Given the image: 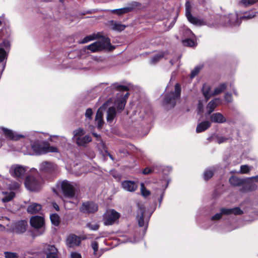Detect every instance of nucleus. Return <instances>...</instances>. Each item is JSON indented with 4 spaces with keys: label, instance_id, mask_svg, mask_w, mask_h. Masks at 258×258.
<instances>
[{
    "label": "nucleus",
    "instance_id": "obj_23",
    "mask_svg": "<svg viewBox=\"0 0 258 258\" xmlns=\"http://www.w3.org/2000/svg\"><path fill=\"white\" fill-rule=\"evenodd\" d=\"M211 126L210 121L208 120H205L199 123L196 127V132L200 133L205 131L210 128Z\"/></svg>",
    "mask_w": 258,
    "mask_h": 258
},
{
    "label": "nucleus",
    "instance_id": "obj_45",
    "mask_svg": "<svg viewBox=\"0 0 258 258\" xmlns=\"http://www.w3.org/2000/svg\"><path fill=\"white\" fill-rule=\"evenodd\" d=\"M114 88L116 90L120 91H127L129 90L128 87L122 85H115Z\"/></svg>",
    "mask_w": 258,
    "mask_h": 258
},
{
    "label": "nucleus",
    "instance_id": "obj_21",
    "mask_svg": "<svg viewBox=\"0 0 258 258\" xmlns=\"http://www.w3.org/2000/svg\"><path fill=\"white\" fill-rule=\"evenodd\" d=\"M122 187L129 191H134L137 188V185L135 182L131 180H125L122 182Z\"/></svg>",
    "mask_w": 258,
    "mask_h": 258
},
{
    "label": "nucleus",
    "instance_id": "obj_44",
    "mask_svg": "<svg viewBox=\"0 0 258 258\" xmlns=\"http://www.w3.org/2000/svg\"><path fill=\"white\" fill-rule=\"evenodd\" d=\"M4 254L6 258H18L19 256L17 253L10 251L4 252Z\"/></svg>",
    "mask_w": 258,
    "mask_h": 258
},
{
    "label": "nucleus",
    "instance_id": "obj_24",
    "mask_svg": "<svg viewBox=\"0 0 258 258\" xmlns=\"http://www.w3.org/2000/svg\"><path fill=\"white\" fill-rule=\"evenodd\" d=\"M110 26L112 27V29L114 31L121 32L125 29L126 26L123 24H121L118 22L114 20H110L109 21Z\"/></svg>",
    "mask_w": 258,
    "mask_h": 258
},
{
    "label": "nucleus",
    "instance_id": "obj_48",
    "mask_svg": "<svg viewBox=\"0 0 258 258\" xmlns=\"http://www.w3.org/2000/svg\"><path fill=\"white\" fill-rule=\"evenodd\" d=\"M250 170L248 165H243L240 166V173H247Z\"/></svg>",
    "mask_w": 258,
    "mask_h": 258
},
{
    "label": "nucleus",
    "instance_id": "obj_18",
    "mask_svg": "<svg viewBox=\"0 0 258 258\" xmlns=\"http://www.w3.org/2000/svg\"><path fill=\"white\" fill-rule=\"evenodd\" d=\"M210 115V121L211 123H223L226 121V118L220 113L216 112L211 113Z\"/></svg>",
    "mask_w": 258,
    "mask_h": 258
},
{
    "label": "nucleus",
    "instance_id": "obj_40",
    "mask_svg": "<svg viewBox=\"0 0 258 258\" xmlns=\"http://www.w3.org/2000/svg\"><path fill=\"white\" fill-rule=\"evenodd\" d=\"M256 12L253 11H249L244 13V15L241 17L242 19H249L253 18L255 16Z\"/></svg>",
    "mask_w": 258,
    "mask_h": 258
},
{
    "label": "nucleus",
    "instance_id": "obj_61",
    "mask_svg": "<svg viewBox=\"0 0 258 258\" xmlns=\"http://www.w3.org/2000/svg\"><path fill=\"white\" fill-rule=\"evenodd\" d=\"M13 187H12L14 189H17L19 187L20 184L17 182H15L13 184Z\"/></svg>",
    "mask_w": 258,
    "mask_h": 258
},
{
    "label": "nucleus",
    "instance_id": "obj_13",
    "mask_svg": "<svg viewBox=\"0 0 258 258\" xmlns=\"http://www.w3.org/2000/svg\"><path fill=\"white\" fill-rule=\"evenodd\" d=\"M28 224L25 220H21L15 222L12 227V230L17 234H21L25 233L27 228Z\"/></svg>",
    "mask_w": 258,
    "mask_h": 258
},
{
    "label": "nucleus",
    "instance_id": "obj_51",
    "mask_svg": "<svg viewBox=\"0 0 258 258\" xmlns=\"http://www.w3.org/2000/svg\"><path fill=\"white\" fill-rule=\"evenodd\" d=\"M93 115V111L91 108H88L85 112V116L87 118H88L89 119L92 118V116Z\"/></svg>",
    "mask_w": 258,
    "mask_h": 258
},
{
    "label": "nucleus",
    "instance_id": "obj_55",
    "mask_svg": "<svg viewBox=\"0 0 258 258\" xmlns=\"http://www.w3.org/2000/svg\"><path fill=\"white\" fill-rule=\"evenodd\" d=\"M71 258H82V255L80 253L73 252L71 254Z\"/></svg>",
    "mask_w": 258,
    "mask_h": 258
},
{
    "label": "nucleus",
    "instance_id": "obj_20",
    "mask_svg": "<svg viewBox=\"0 0 258 258\" xmlns=\"http://www.w3.org/2000/svg\"><path fill=\"white\" fill-rule=\"evenodd\" d=\"M92 140V139L90 136L85 135L83 137H78L75 141L78 146L86 147L87 145L91 142Z\"/></svg>",
    "mask_w": 258,
    "mask_h": 258
},
{
    "label": "nucleus",
    "instance_id": "obj_8",
    "mask_svg": "<svg viewBox=\"0 0 258 258\" xmlns=\"http://www.w3.org/2000/svg\"><path fill=\"white\" fill-rule=\"evenodd\" d=\"M98 209V205L93 201H86L83 202L80 207V211L85 214H94Z\"/></svg>",
    "mask_w": 258,
    "mask_h": 258
},
{
    "label": "nucleus",
    "instance_id": "obj_31",
    "mask_svg": "<svg viewBox=\"0 0 258 258\" xmlns=\"http://www.w3.org/2000/svg\"><path fill=\"white\" fill-rule=\"evenodd\" d=\"M126 101L124 99H119L116 102V109L118 112H121L125 107Z\"/></svg>",
    "mask_w": 258,
    "mask_h": 258
},
{
    "label": "nucleus",
    "instance_id": "obj_15",
    "mask_svg": "<svg viewBox=\"0 0 258 258\" xmlns=\"http://www.w3.org/2000/svg\"><path fill=\"white\" fill-rule=\"evenodd\" d=\"M2 131L4 136L8 140L13 141H18L22 138H24L25 136L23 135L19 134L13 131L6 128L5 127L2 128Z\"/></svg>",
    "mask_w": 258,
    "mask_h": 258
},
{
    "label": "nucleus",
    "instance_id": "obj_39",
    "mask_svg": "<svg viewBox=\"0 0 258 258\" xmlns=\"http://www.w3.org/2000/svg\"><path fill=\"white\" fill-rule=\"evenodd\" d=\"M141 190L142 195L144 197H147L151 194L150 191L146 189L143 183L141 184Z\"/></svg>",
    "mask_w": 258,
    "mask_h": 258
},
{
    "label": "nucleus",
    "instance_id": "obj_28",
    "mask_svg": "<svg viewBox=\"0 0 258 258\" xmlns=\"http://www.w3.org/2000/svg\"><path fill=\"white\" fill-rule=\"evenodd\" d=\"M50 219L51 223L55 226H58L60 223V218L58 214H52L50 215Z\"/></svg>",
    "mask_w": 258,
    "mask_h": 258
},
{
    "label": "nucleus",
    "instance_id": "obj_43",
    "mask_svg": "<svg viewBox=\"0 0 258 258\" xmlns=\"http://www.w3.org/2000/svg\"><path fill=\"white\" fill-rule=\"evenodd\" d=\"M86 226L89 228L90 230L96 231L97 230L99 227V224L97 223L93 224L91 222L88 223Z\"/></svg>",
    "mask_w": 258,
    "mask_h": 258
},
{
    "label": "nucleus",
    "instance_id": "obj_17",
    "mask_svg": "<svg viewBox=\"0 0 258 258\" xmlns=\"http://www.w3.org/2000/svg\"><path fill=\"white\" fill-rule=\"evenodd\" d=\"M87 48L92 52H97L105 49L106 48V45L104 43H103V41H97L88 45Z\"/></svg>",
    "mask_w": 258,
    "mask_h": 258
},
{
    "label": "nucleus",
    "instance_id": "obj_53",
    "mask_svg": "<svg viewBox=\"0 0 258 258\" xmlns=\"http://www.w3.org/2000/svg\"><path fill=\"white\" fill-rule=\"evenodd\" d=\"M92 248L94 250V254H95L96 252L98 251V243L96 241H93L92 243Z\"/></svg>",
    "mask_w": 258,
    "mask_h": 258
},
{
    "label": "nucleus",
    "instance_id": "obj_46",
    "mask_svg": "<svg viewBox=\"0 0 258 258\" xmlns=\"http://www.w3.org/2000/svg\"><path fill=\"white\" fill-rule=\"evenodd\" d=\"M7 53L3 48H0V62H3L6 58Z\"/></svg>",
    "mask_w": 258,
    "mask_h": 258
},
{
    "label": "nucleus",
    "instance_id": "obj_52",
    "mask_svg": "<svg viewBox=\"0 0 258 258\" xmlns=\"http://www.w3.org/2000/svg\"><path fill=\"white\" fill-rule=\"evenodd\" d=\"M217 143L220 144L226 142L228 140V138L222 136H219L217 137Z\"/></svg>",
    "mask_w": 258,
    "mask_h": 258
},
{
    "label": "nucleus",
    "instance_id": "obj_1",
    "mask_svg": "<svg viewBox=\"0 0 258 258\" xmlns=\"http://www.w3.org/2000/svg\"><path fill=\"white\" fill-rule=\"evenodd\" d=\"M44 181L38 173L27 176L25 179L27 189L31 191H38L42 187Z\"/></svg>",
    "mask_w": 258,
    "mask_h": 258
},
{
    "label": "nucleus",
    "instance_id": "obj_33",
    "mask_svg": "<svg viewBox=\"0 0 258 258\" xmlns=\"http://www.w3.org/2000/svg\"><path fill=\"white\" fill-rule=\"evenodd\" d=\"M165 55V52L163 51L160 52L159 53L154 55L151 58V63L156 64Z\"/></svg>",
    "mask_w": 258,
    "mask_h": 258
},
{
    "label": "nucleus",
    "instance_id": "obj_38",
    "mask_svg": "<svg viewBox=\"0 0 258 258\" xmlns=\"http://www.w3.org/2000/svg\"><path fill=\"white\" fill-rule=\"evenodd\" d=\"M183 45L185 46L192 47L195 45V41L190 38H187L182 41Z\"/></svg>",
    "mask_w": 258,
    "mask_h": 258
},
{
    "label": "nucleus",
    "instance_id": "obj_60",
    "mask_svg": "<svg viewBox=\"0 0 258 258\" xmlns=\"http://www.w3.org/2000/svg\"><path fill=\"white\" fill-rule=\"evenodd\" d=\"M52 206L53 208L57 211H59V207L58 205L55 202L52 203Z\"/></svg>",
    "mask_w": 258,
    "mask_h": 258
},
{
    "label": "nucleus",
    "instance_id": "obj_2",
    "mask_svg": "<svg viewBox=\"0 0 258 258\" xmlns=\"http://www.w3.org/2000/svg\"><path fill=\"white\" fill-rule=\"evenodd\" d=\"M181 88L179 83H176L174 86V91L166 93L163 99V104L170 108H174L177 100L179 99L181 96Z\"/></svg>",
    "mask_w": 258,
    "mask_h": 258
},
{
    "label": "nucleus",
    "instance_id": "obj_32",
    "mask_svg": "<svg viewBox=\"0 0 258 258\" xmlns=\"http://www.w3.org/2000/svg\"><path fill=\"white\" fill-rule=\"evenodd\" d=\"M132 8L130 7H125L121 9H115L112 11V13L121 15L125 13H127L132 11Z\"/></svg>",
    "mask_w": 258,
    "mask_h": 258
},
{
    "label": "nucleus",
    "instance_id": "obj_27",
    "mask_svg": "<svg viewBox=\"0 0 258 258\" xmlns=\"http://www.w3.org/2000/svg\"><path fill=\"white\" fill-rule=\"evenodd\" d=\"M116 115V111L115 107H109L107 111V121L109 123H112L114 118Z\"/></svg>",
    "mask_w": 258,
    "mask_h": 258
},
{
    "label": "nucleus",
    "instance_id": "obj_34",
    "mask_svg": "<svg viewBox=\"0 0 258 258\" xmlns=\"http://www.w3.org/2000/svg\"><path fill=\"white\" fill-rule=\"evenodd\" d=\"M103 43L106 45V48L109 51H112L115 49V46L112 45L110 43V39L108 37H103Z\"/></svg>",
    "mask_w": 258,
    "mask_h": 258
},
{
    "label": "nucleus",
    "instance_id": "obj_62",
    "mask_svg": "<svg viewBox=\"0 0 258 258\" xmlns=\"http://www.w3.org/2000/svg\"><path fill=\"white\" fill-rule=\"evenodd\" d=\"M130 95L129 93L126 92L125 94L124 95V96L120 99H124V100L126 101L127 99L128 98V96Z\"/></svg>",
    "mask_w": 258,
    "mask_h": 258
},
{
    "label": "nucleus",
    "instance_id": "obj_11",
    "mask_svg": "<svg viewBox=\"0 0 258 258\" xmlns=\"http://www.w3.org/2000/svg\"><path fill=\"white\" fill-rule=\"evenodd\" d=\"M46 258H61L57 248L54 245L46 244L42 250Z\"/></svg>",
    "mask_w": 258,
    "mask_h": 258
},
{
    "label": "nucleus",
    "instance_id": "obj_19",
    "mask_svg": "<svg viewBox=\"0 0 258 258\" xmlns=\"http://www.w3.org/2000/svg\"><path fill=\"white\" fill-rule=\"evenodd\" d=\"M10 36L9 32L7 31L6 28H3L0 32V36L4 38V40L1 43V46L5 47L6 49L9 48L10 47V41L6 39L5 38L8 37Z\"/></svg>",
    "mask_w": 258,
    "mask_h": 258
},
{
    "label": "nucleus",
    "instance_id": "obj_58",
    "mask_svg": "<svg viewBox=\"0 0 258 258\" xmlns=\"http://www.w3.org/2000/svg\"><path fill=\"white\" fill-rule=\"evenodd\" d=\"M96 120H98L100 118H103V113L101 112H99V110L97 111L96 115Z\"/></svg>",
    "mask_w": 258,
    "mask_h": 258
},
{
    "label": "nucleus",
    "instance_id": "obj_30",
    "mask_svg": "<svg viewBox=\"0 0 258 258\" xmlns=\"http://www.w3.org/2000/svg\"><path fill=\"white\" fill-rule=\"evenodd\" d=\"M227 85V84L226 83H224L220 84L218 87L215 89L214 92L213 93V95L215 96L220 94L226 89Z\"/></svg>",
    "mask_w": 258,
    "mask_h": 258
},
{
    "label": "nucleus",
    "instance_id": "obj_10",
    "mask_svg": "<svg viewBox=\"0 0 258 258\" xmlns=\"http://www.w3.org/2000/svg\"><path fill=\"white\" fill-rule=\"evenodd\" d=\"M191 6L189 2H186L185 3V14L188 21L191 24L201 26L205 25V22L203 21L194 17L191 13Z\"/></svg>",
    "mask_w": 258,
    "mask_h": 258
},
{
    "label": "nucleus",
    "instance_id": "obj_4",
    "mask_svg": "<svg viewBox=\"0 0 258 258\" xmlns=\"http://www.w3.org/2000/svg\"><path fill=\"white\" fill-rule=\"evenodd\" d=\"M31 226L35 229L33 232L34 236H37L42 234L44 232V229L42 228L44 225V219L40 216H35L32 217L30 220Z\"/></svg>",
    "mask_w": 258,
    "mask_h": 258
},
{
    "label": "nucleus",
    "instance_id": "obj_25",
    "mask_svg": "<svg viewBox=\"0 0 258 258\" xmlns=\"http://www.w3.org/2000/svg\"><path fill=\"white\" fill-rule=\"evenodd\" d=\"M41 209L42 206L40 204L33 203L28 206L27 211L28 213L33 214L38 213Z\"/></svg>",
    "mask_w": 258,
    "mask_h": 258
},
{
    "label": "nucleus",
    "instance_id": "obj_57",
    "mask_svg": "<svg viewBox=\"0 0 258 258\" xmlns=\"http://www.w3.org/2000/svg\"><path fill=\"white\" fill-rule=\"evenodd\" d=\"M198 113L201 114L204 111V107L202 103H199L197 108Z\"/></svg>",
    "mask_w": 258,
    "mask_h": 258
},
{
    "label": "nucleus",
    "instance_id": "obj_35",
    "mask_svg": "<svg viewBox=\"0 0 258 258\" xmlns=\"http://www.w3.org/2000/svg\"><path fill=\"white\" fill-rule=\"evenodd\" d=\"M98 37H99V35L98 34H93L91 35L87 36L85 37L82 39V40L81 41L80 43L84 44V43H87V42H89L90 41L95 40V39H96V38H97Z\"/></svg>",
    "mask_w": 258,
    "mask_h": 258
},
{
    "label": "nucleus",
    "instance_id": "obj_50",
    "mask_svg": "<svg viewBox=\"0 0 258 258\" xmlns=\"http://www.w3.org/2000/svg\"><path fill=\"white\" fill-rule=\"evenodd\" d=\"M138 225L140 227H143L144 225V213L142 212L141 216L138 219Z\"/></svg>",
    "mask_w": 258,
    "mask_h": 258
},
{
    "label": "nucleus",
    "instance_id": "obj_22",
    "mask_svg": "<svg viewBox=\"0 0 258 258\" xmlns=\"http://www.w3.org/2000/svg\"><path fill=\"white\" fill-rule=\"evenodd\" d=\"M229 182L230 184L233 186H243L244 184V178H240L236 176H231L229 179Z\"/></svg>",
    "mask_w": 258,
    "mask_h": 258
},
{
    "label": "nucleus",
    "instance_id": "obj_12",
    "mask_svg": "<svg viewBox=\"0 0 258 258\" xmlns=\"http://www.w3.org/2000/svg\"><path fill=\"white\" fill-rule=\"evenodd\" d=\"M120 217V214L115 210L112 209L110 212L103 215L104 224L105 225H113Z\"/></svg>",
    "mask_w": 258,
    "mask_h": 258
},
{
    "label": "nucleus",
    "instance_id": "obj_3",
    "mask_svg": "<svg viewBox=\"0 0 258 258\" xmlns=\"http://www.w3.org/2000/svg\"><path fill=\"white\" fill-rule=\"evenodd\" d=\"M33 151L37 155L44 154L49 152L55 153L58 152L56 147L50 146L47 142L35 141L31 145Z\"/></svg>",
    "mask_w": 258,
    "mask_h": 258
},
{
    "label": "nucleus",
    "instance_id": "obj_59",
    "mask_svg": "<svg viewBox=\"0 0 258 258\" xmlns=\"http://www.w3.org/2000/svg\"><path fill=\"white\" fill-rule=\"evenodd\" d=\"M225 99L228 102H231L232 99L231 94L229 93H226L225 96Z\"/></svg>",
    "mask_w": 258,
    "mask_h": 258
},
{
    "label": "nucleus",
    "instance_id": "obj_36",
    "mask_svg": "<svg viewBox=\"0 0 258 258\" xmlns=\"http://www.w3.org/2000/svg\"><path fill=\"white\" fill-rule=\"evenodd\" d=\"M85 134V131L82 128H79L73 131L74 138L76 140L78 137H83Z\"/></svg>",
    "mask_w": 258,
    "mask_h": 258
},
{
    "label": "nucleus",
    "instance_id": "obj_29",
    "mask_svg": "<svg viewBox=\"0 0 258 258\" xmlns=\"http://www.w3.org/2000/svg\"><path fill=\"white\" fill-rule=\"evenodd\" d=\"M210 90L211 88L209 85L204 84L203 86L202 89V93L207 101L211 97V95L210 94Z\"/></svg>",
    "mask_w": 258,
    "mask_h": 258
},
{
    "label": "nucleus",
    "instance_id": "obj_5",
    "mask_svg": "<svg viewBox=\"0 0 258 258\" xmlns=\"http://www.w3.org/2000/svg\"><path fill=\"white\" fill-rule=\"evenodd\" d=\"M243 213V212L239 207H235L231 209L222 208L220 210V213H216L213 215L211 218V220L213 221L220 220L223 215H229L231 214L240 215Z\"/></svg>",
    "mask_w": 258,
    "mask_h": 258
},
{
    "label": "nucleus",
    "instance_id": "obj_47",
    "mask_svg": "<svg viewBox=\"0 0 258 258\" xmlns=\"http://www.w3.org/2000/svg\"><path fill=\"white\" fill-rule=\"evenodd\" d=\"M257 2V0H242L241 1V3L243 4L245 7L253 5Z\"/></svg>",
    "mask_w": 258,
    "mask_h": 258
},
{
    "label": "nucleus",
    "instance_id": "obj_64",
    "mask_svg": "<svg viewBox=\"0 0 258 258\" xmlns=\"http://www.w3.org/2000/svg\"><path fill=\"white\" fill-rule=\"evenodd\" d=\"M163 195H164V192L161 194V195L160 196V199H159V201H160V202L162 200Z\"/></svg>",
    "mask_w": 258,
    "mask_h": 258
},
{
    "label": "nucleus",
    "instance_id": "obj_63",
    "mask_svg": "<svg viewBox=\"0 0 258 258\" xmlns=\"http://www.w3.org/2000/svg\"><path fill=\"white\" fill-rule=\"evenodd\" d=\"M92 135L94 137H96V138H98L99 136L97 134H96L95 133H93Z\"/></svg>",
    "mask_w": 258,
    "mask_h": 258
},
{
    "label": "nucleus",
    "instance_id": "obj_49",
    "mask_svg": "<svg viewBox=\"0 0 258 258\" xmlns=\"http://www.w3.org/2000/svg\"><path fill=\"white\" fill-rule=\"evenodd\" d=\"M238 18L237 15H234L230 17L229 21L231 25L235 26L237 24Z\"/></svg>",
    "mask_w": 258,
    "mask_h": 258
},
{
    "label": "nucleus",
    "instance_id": "obj_7",
    "mask_svg": "<svg viewBox=\"0 0 258 258\" xmlns=\"http://www.w3.org/2000/svg\"><path fill=\"white\" fill-rule=\"evenodd\" d=\"M60 187L64 196L69 198H74L76 194L77 190L70 182L67 180L61 181Z\"/></svg>",
    "mask_w": 258,
    "mask_h": 258
},
{
    "label": "nucleus",
    "instance_id": "obj_37",
    "mask_svg": "<svg viewBox=\"0 0 258 258\" xmlns=\"http://www.w3.org/2000/svg\"><path fill=\"white\" fill-rule=\"evenodd\" d=\"M214 171L212 170L207 169L205 170L204 173V179L206 181L209 180L214 176Z\"/></svg>",
    "mask_w": 258,
    "mask_h": 258
},
{
    "label": "nucleus",
    "instance_id": "obj_54",
    "mask_svg": "<svg viewBox=\"0 0 258 258\" xmlns=\"http://www.w3.org/2000/svg\"><path fill=\"white\" fill-rule=\"evenodd\" d=\"M153 171V170L150 168L146 167L142 171L143 174L144 175H147L150 173H152Z\"/></svg>",
    "mask_w": 258,
    "mask_h": 258
},
{
    "label": "nucleus",
    "instance_id": "obj_16",
    "mask_svg": "<svg viewBox=\"0 0 258 258\" xmlns=\"http://www.w3.org/2000/svg\"><path fill=\"white\" fill-rule=\"evenodd\" d=\"M26 171V169L22 166L16 165L13 166L10 169V173L12 176L17 178H22Z\"/></svg>",
    "mask_w": 258,
    "mask_h": 258
},
{
    "label": "nucleus",
    "instance_id": "obj_14",
    "mask_svg": "<svg viewBox=\"0 0 258 258\" xmlns=\"http://www.w3.org/2000/svg\"><path fill=\"white\" fill-rule=\"evenodd\" d=\"M81 243V240L79 236L75 234H70L67 237L66 240V244L68 247L74 248L78 246Z\"/></svg>",
    "mask_w": 258,
    "mask_h": 258
},
{
    "label": "nucleus",
    "instance_id": "obj_42",
    "mask_svg": "<svg viewBox=\"0 0 258 258\" xmlns=\"http://www.w3.org/2000/svg\"><path fill=\"white\" fill-rule=\"evenodd\" d=\"M201 69V68L199 66L195 67V69L191 72L190 78L191 79L195 78L197 75L199 74Z\"/></svg>",
    "mask_w": 258,
    "mask_h": 258
},
{
    "label": "nucleus",
    "instance_id": "obj_6",
    "mask_svg": "<svg viewBox=\"0 0 258 258\" xmlns=\"http://www.w3.org/2000/svg\"><path fill=\"white\" fill-rule=\"evenodd\" d=\"M255 180L258 183V175L244 178V184L240 189L242 192H252L257 188V185L252 181Z\"/></svg>",
    "mask_w": 258,
    "mask_h": 258
},
{
    "label": "nucleus",
    "instance_id": "obj_9",
    "mask_svg": "<svg viewBox=\"0 0 258 258\" xmlns=\"http://www.w3.org/2000/svg\"><path fill=\"white\" fill-rule=\"evenodd\" d=\"M40 170L42 174H50L54 177L56 173L57 166L51 162L44 161L41 164Z\"/></svg>",
    "mask_w": 258,
    "mask_h": 258
},
{
    "label": "nucleus",
    "instance_id": "obj_56",
    "mask_svg": "<svg viewBox=\"0 0 258 258\" xmlns=\"http://www.w3.org/2000/svg\"><path fill=\"white\" fill-rule=\"evenodd\" d=\"M96 120L97 121L98 128H102V127L103 125V123H104V121L103 120V118H100V119H98V120Z\"/></svg>",
    "mask_w": 258,
    "mask_h": 258
},
{
    "label": "nucleus",
    "instance_id": "obj_41",
    "mask_svg": "<svg viewBox=\"0 0 258 258\" xmlns=\"http://www.w3.org/2000/svg\"><path fill=\"white\" fill-rule=\"evenodd\" d=\"M15 194L13 191H11L8 195H6L3 199V201L5 203L11 201L15 197Z\"/></svg>",
    "mask_w": 258,
    "mask_h": 258
},
{
    "label": "nucleus",
    "instance_id": "obj_26",
    "mask_svg": "<svg viewBox=\"0 0 258 258\" xmlns=\"http://www.w3.org/2000/svg\"><path fill=\"white\" fill-rule=\"evenodd\" d=\"M218 101V99L217 98H215L212 100H211L208 104L207 106V114L210 115L215 110V109L217 107L218 104L217 102Z\"/></svg>",
    "mask_w": 258,
    "mask_h": 258
}]
</instances>
